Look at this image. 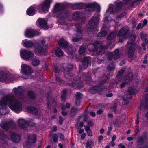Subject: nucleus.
I'll use <instances>...</instances> for the list:
<instances>
[{
    "mask_svg": "<svg viewBox=\"0 0 148 148\" xmlns=\"http://www.w3.org/2000/svg\"><path fill=\"white\" fill-rule=\"evenodd\" d=\"M23 99L22 97L14 98L12 93L4 95L0 100V116L9 112V110L7 104L11 110L16 113L21 111L23 108L21 101Z\"/></svg>",
    "mask_w": 148,
    "mask_h": 148,
    "instance_id": "f257e3e1",
    "label": "nucleus"
},
{
    "mask_svg": "<svg viewBox=\"0 0 148 148\" xmlns=\"http://www.w3.org/2000/svg\"><path fill=\"white\" fill-rule=\"evenodd\" d=\"M18 78V75L11 73L7 71L0 72V80L5 83H9L16 80ZM1 86L0 85V88Z\"/></svg>",
    "mask_w": 148,
    "mask_h": 148,
    "instance_id": "f03ea898",
    "label": "nucleus"
},
{
    "mask_svg": "<svg viewBox=\"0 0 148 148\" xmlns=\"http://www.w3.org/2000/svg\"><path fill=\"white\" fill-rule=\"evenodd\" d=\"M47 44L45 39L36 43L34 45L36 54L45 55L47 52Z\"/></svg>",
    "mask_w": 148,
    "mask_h": 148,
    "instance_id": "7ed1b4c3",
    "label": "nucleus"
},
{
    "mask_svg": "<svg viewBox=\"0 0 148 148\" xmlns=\"http://www.w3.org/2000/svg\"><path fill=\"white\" fill-rule=\"evenodd\" d=\"M114 4L115 5L114 9L113 4H110L109 5L108 8L106 11V14L110 15L119 11L121 9L123 3L121 1H116Z\"/></svg>",
    "mask_w": 148,
    "mask_h": 148,
    "instance_id": "20e7f679",
    "label": "nucleus"
},
{
    "mask_svg": "<svg viewBox=\"0 0 148 148\" xmlns=\"http://www.w3.org/2000/svg\"><path fill=\"white\" fill-rule=\"evenodd\" d=\"M95 11L97 13L101 11V9L99 5L96 3H93L88 4L86 8L84 14L87 16H89L92 12Z\"/></svg>",
    "mask_w": 148,
    "mask_h": 148,
    "instance_id": "39448f33",
    "label": "nucleus"
},
{
    "mask_svg": "<svg viewBox=\"0 0 148 148\" xmlns=\"http://www.w3.org/2000/svg\"><path fill=\"white\" fill-rule=\"evenodd\" d=\"M130 37V40L126 45L129 49L128 56L129 58H131L133 56L136 46V45L133 43L135 40V35H132Z\"/></svg>",
    "mask_w": 148,
    "mask_h": 148,
    "instance_id": "423d86ee",
    "label": "nucleus"
},
{
    "mask_svg": "<svg viewBox=\"0 0 148 148\" xmlns=\"http://www.w3.org/2000/svg\"><path fill=\"white\" fill-rule=\"evenodd\" d=\"M99 21V18L98 17L91 18L89 22V27L87 28L88 31L90 32L97 31V28L98 26Z\"/></svg>",
    "mask_w": 148,
    "mask_h": 148,
    "instance_id": "0eeeda50",
    "label": "nucleus"
},
{
    "mask_svg": "<svg viewBox=\"0 0 148 148\" xmlns=\"http://www.w3.org/2000/svg\"><path fill=\"white\" fill-rule=\"evenodd\" d=\"M52 1V0H45L41 4L39 5L38 12L44 13L47 12Z\"/></svg>",
    "mask_w": 148,
    "mask_h": 148,
    "instance_id": "6e6552de",
    "label": "nucleus"
},
{
    "mask_svg": "<svg viewBox=\"0 0 148 148\" xmlns=\"http://www.w3.org/2000/svg\"><path fill=\"white\" fill-rule=\"evenodd\" d=\"M128 29L127 27H125L119 30L118 34V36L119 38V42H122L127 38Z\"/></svg>",
    "mask_w": 148,
    "mask_h": 148,
    "instance_id": "1a4fd4ad",
    "label": "nucleus"
},
{
    "mask_svg": "<svg viewBox=\"0 0 148 148\" xmlns=\"http://www.w3.org/2000/svg\"><path fill=\"white\" fill-rule=\"evenodd\" d=\"M20 54L22 58L27 61L31 60L32 58L35 57V56L31 51L21 49Z\"/></svg>",
    "mask_w": 148,
    "mask_h": 148,
    "instance_id": "9d476101",
    "label": "nucleus"
},
{
    "mask_svg": "<svg viewBox=\"0 0 148 148\" xmlns=\"http://www.w3.org/2000/svg\"><path fill=\"white\" fill-rule=\"evenodd\" d=\"M59 46L64 49L68 54L72 53V49L68 46L67 42L64 40L63 38H61L58 42Z\"/></svg>",
    "mask_w": 148,
    "mask_h": 148,
    "instance_id": "9b49d317",
    "label": "nucleus"
},
{
    "mask_svg": "<svg viewBox=\"0 0 148 148\" xmlns=\"http://www.w3.org/2000/svg\"><path fill=\"white\" fill-rule=\"evenodd\" d=\"M1 127L3 129L8 130L14 128L16 124L13 121H10L2 122L0 124Z\"/></svg>",
    "mask_w": 148,
    "mask_h": 148,
    "instance_id": "f8f14e48",
    "label": "nucleus"
},
{
    "mask_svg": "<svg viewBox=\"0 0 148 148\" xmlns=\"http://www.w3.org/2000/svg\"><path fill=\"white\" fill-rule=\"evenodd\" d=\"M21 71L24 75H30L32 73V70L28 65L25 64H22Z\"/></svg>",
    "mask_w": 148,
    "mask_h": 148,
    "instance_id": "ddd939ff",
    "label": "nucleus"
},
{
    "mask_svg": "<svg viewBox=\"0 0 148 148\" xmlns=\"http://www.w3.org/2000/svg\"><path fill=\"white\" fill-rule=\"evenodd\" d=\"M25 36L28 38L33 37L35 36H37L40 34V33L36 31L31 29H27L24 33Z\"/></svg>",
    "mask_w": 148,
    "mask_h": 148,
    "instance_id": "4468645a",
    "label": "nucleus"
},
{
    "mask_svg": "<svg viewBox=\"0 0 148 148\" xmlns=\"http://www.w3.org/2000/svg\"><path fill=\"white\" fill-rule=\"evenodd\" d=\"M24 91V89L21 87H18L17 88H14L12 90V92L15 95L20 96L21 97H15L14 96V98H17L19 97H22L23 98L22 100L21 101V104L22 105V102L24 99V97H23V94ZM12 94H13L12 93ZM13 96L14 95L13 94Z\"/></svg>",
    "mask_w": 148,
    "mask_h": 148,
    "instance_id": "2eb2a0df",
    "label": "nucleus"
},
{
    "mask_svg": "<svg viewBox=\"0 0 148 148\" xmlns=\"http://www.w3.org/2000/svg\"><path fill=\"white\" fill-rule=\"evenodd\" d=\"M36 24L40 28H42L45 30L48 29L47 22L44 18H39L36 22Z\"/></svg>",
    "mask_w": 148,
    "mask_h": 148,
    "instance_id": "dca6fc26",
    "label": "nucleus"
},
{
    "mask_svg": "<svg viewBox=\"0 0 148 148\" xmlns=\"http://www.w3.org/2000/svg\"><path fill=\"white\" fill-rule=\"evenodd\" d=\"M71 85L72 86L75 88H79L83 86L84 85L81 80L78 78L74 79Z\"/></svg>",
    "mask_w": 148,
    "mask_h": 148,
    "instance_id": "f3484780",
    "label": "nucleus"
},
{
    "mask_svg": "<svg viewBox=\"0 0 148 148\" xmlns=\"http://www.w3.org/2000/svg\"><path fill=\"white\" fill-rule=\"evenodd\" d=\"M102 43L101 42L96 41L94 45H91L89 46V50L90 51H95L97 49L101 47Z\"/></svg>",
    "mask_w": 148,
    "mask_h": 148,
    "instance_id": "a211bd4d",
    "label": "nucleus"
},
{
    "mask_svg": "<svg viewBox=\"0 0 148 148\" xmlns=\"http://www.w3.org/2000/svg\"><path fill=\"white\" fill-rule=\"evenodd\" d=\"M128 92L130 94L129 97H127L125 96H124L123 97V100L124 101V104H127L129 102V101L131 99V96L130 95L135 94L136 93L135 90H134V89L133 88H130L128 90Z\"/></svg>",
    "mask_w": 148,
    "mask_h": 148,
    "instance_id": "6ab92c4d",
    "label": "nucleus"
},
{
    "mask_svg": "<svg viewBox=\"0 0 148 148\" xmlns=\"http://www.w3.org/2000/svg\"><path fill=\"white\" fill-rule=\"evenodd\" d=\"M133 77V74L132 73H129L124 78L125 82L122 83L120 85L121 88H123L126 84L130 83Z\"/></svg>",
    "mask_w": 148,
    "mask_h": 148,
    "instance_id": "aec40b11",
    "label": "nucleus"
},
{
    "mask_svg": "<svg viewBox=\"0 0 148 148\" xmlns=\"http://www.w3.org/2000/svg\"><path fill=\"white\" fill-rule=\"evenodd\" d=\"M76 27L78 29V31L76 35L77 38H72V41L73 42H76L78 41L82 38V33L80 29L81 26H80L78 27L77 25Z\"/></svg>",
    "mask_w": 148,
    "mask_h": 148,
    "instance_id": "412c9836",
    "label": "nucleus"
},
{
    "mask_svg": "<svg viewBox=\"0 0 148 148\" xmlns=\"http://www.w3.org/2000/svg\"><path fill=\"white\" fill-rule=\"evenodd\" d=\"M64 70V76L65 77H68L69 74V72L72 68V64H64L63 66Z\"/></svg>",
    "mask_w": 148,
    "mask_h": 148,
    "instance_id": "4be33fe9",
    "label": "nucleus"
},
{
    "mask_svg": "<svg viewBox=\"0 0 148 148\" xmlns=\"http://www.w3.org/2000/svg\"><path fill=\"white\" fill-rule=\"evenodd\" d=\"M10 138L14 143H18L20 140L19 136L17 134L13 132L10 133Z\"/></svg>",
    "mask_w": 148,
    "mask_h": 148,
    "instance_id": "5701e85b",
    "label": "nucleus"
},
{
    "mask_svg": "<svg viewBox=\"0 0 148 148\" xmlns=\"http://www.w3.org/2000/svg\"><path fill=\"white\" fill-rule=\"evenodd\" d=\"M101 85V83L100 82L99 85L92 87L90 90V92L91 93H95L101 91L102 90Z\"/></svg>",
    "mask_w": 148,
    "mask_h": 148,
    "instance_id": "b1692460",
    "label": "nucleus"
},
{
    "mask_svg": "<svg viewBox=\"0 0 148 148\" xmlns=\"http://www.w3.org/2000/svg\"><path fill=\"white\" fill-rule=\"evenodd\" d=\"M22 44L24 47L27 48H30L33 46L34 44L32 41L25 39L22 41Z\"/></svg>",
    "mask_w": 148,
    "mask_h": 148,
    "instance_id": "393cba45",
    "label": "nucleus"
},
{
    "mask_svg": "<svg viewBox=\"0 0 148 148\" xmlns=\"http://www.w3.org/2000/svg\"><path fill=\"white\" fill-rule=\"evenodd\" d=\"M36 140V136L33 134L29 136L28 138V141L27 142V144L29 145L35 143Z\"/></svg>",
    "mask_w": 148,
    "mask_h": 148,
    "instance_id": "a878e982",
    "label": "nucleus"
},
{
    "mask_svg": "<svg viewBox=\"0 0 148 148\" xmlns=\"http://www.w3.org/2000/svg\"><path fill=\"white\" fill-rule=\"evenodd\" d=\"M0 129V148H3V145L5 144L4 139L6 138L7 136L2 133Z\"/></svg>",
    "mask_w": 148,
    "mask_h": 148,
    "instance_id": "bb28decb",
    "label": "nucleus"
},
{
    "mask_svg": "<svg viewBox=\"0 0 148 148\" xmlns=\"http://www.w3.org/2000/svg\"><path fill=\"white\" fill-rule=\"evenodd\" d=\"M36 12V8L34 5H32L26 11V14L29 16H32Z\"/></svg>",
    "mask_w": 148,
    "mask_h": 148,
    "instance_id": "cd10ccee",
    "label": "nucleus"
},
{
    "mask_svg": "<svg viewBox=\"0 0 148 148\" xmlns=\"http://www.w3.org/2000/svg\"><path fill=\"white\" fill-rule=\"evenodd\" d=\"M82 97V95L79 92H77L75 94V103L77 106L80 103V99Z\"/></svg>",
    "mask_w": 148,
    "mask_h": 148,
    "instance_id": "c85d7f7f",
    "label": "nucleus"
},
{
    "mask_svg": "<svg viewBox=\"0 0 148 148\" xmlns=\"http://www.w3.org/2000/svg\"><path fill=\"white\" fill-rule=\"evenodd\" d=\"M62 10V6L60 3H58L55 5L53 9L54 13L60 12Z\"/></svg>",
    "mask_w": 148,
    "mask_h": 148,
    "instance_id": "c756f323",
    "label": "nucleus"
},
{
    "mask_svg": "<svg viewBox=\"0 0 148 148\" xmlns=\"http://www.w3.org/2000/svg\"><path fill=\"white\" fill-rule=\"evenodd\" d=\"M18 123L19 126L22 128H24L27 125L26 121L22 118L19 119Z\"/></svg>",
    "mask_w": 148,
    "mask_h": 148,
    "instance_id": "7c9ffc66",
    "label": "nucleus"
},
{
    "mask_svg": "<svg viewBox=\"0 0 148 148\" xmlns=\"http://www.w3.org/2000/svg\"><path fill=\"white\" fill-rule=\"evenodd\" d=\"M31 60L32 61L31 64L34 66H37L40 63V60L36 56L32 58Z\"/></svg>",
    "mask_w": 148,
    "mask_h": 148,
    "instance_id": "2f4dec72",
    "label": "nucleus"
},
{
    "mask_svg": "<svg viewBox=\"0 0 148 148\" xmlns=\"http://www.w3.org/2000/svg\"><path fill=\"white\" fill-rule=\"evenodd\" d=\"M58 22L61 25L65 24L64 23L65 19L64 17L63 16V14L62 13H60V14L58 16Z\"/></svg>",
    "mask_w": 148,
    "mask_h": 148,
    "instance_id": "473e14b6",
    "label": "nucleus"
},
{
    "mask_svg": "<svg viewBox=\"0 0 148 148\" xmlns=\"http://www.w3.org/2000/svg\"><path fill=\"white\" fill-rule=\"evenodd\" d=\"M83 66L84 69H86L88 67V58L86 57L84 58L82 62Z\"/></svg>",
    "mask_w": 148,
    "mask_h": 148,
    "instance_id": "72a5a7b5",
    "label": "nucleus"
},
{
    "mask_svg": "<svg viewBox=\"0 0 148 148\" xmlns=\"http://www.w3.org/2000/svg\"><path fill=\"white\" fill-rule=\"evenodd\" d=\"M27 109L28 112L32 114H36L37 112V110L34 107L32 106H28Z\"/></svg>",
    "mask_w": 148,
    "mask_h": 148,
    "instance_id": "f704fd0d",
    "label": "nucleus"
},
{
    "mask_svg": "<svg viewBox=\"0 0 148 148\" xmlns=\"http://www.w3.org/2000/svg\"><path fill=\"white\" fill-rule=\"evenodd\" d=\"M82 14L79 13L77 12H74L73 14V18L74 20H76L79 18H82Z\"/></svg>",
    "mask_w": 148,
    "mask_h": 148,
    "instance_id": "c9c22d12",
    "label": "nucleus"
},
{
    "mask_svg": "<svg viewBox=\"0 0 148 148\" xmlns=\"http://www.w3.org/2000/svg\"><path fill=\"white\" fill-rule=\"evenodd\" d=\"M55 52L56 55L59 57L62 56L64 55L63 51L59 48H57L55 49Z\"/></svg>",
    "mask_w": 148,
    "mask_h": 148,
    "instance_id": "e433bc0d",
    "label": "nucleus"
},
{
    "mask_svg": "<svg viewBox=\"0 0 148 148\" xmlns=\"http://www.w3.org/2000/svg\"><path fill=\"white\" fill-rule=\"evenodd\" d=\"M82 116H79L77 119V123L75 125V128L77 129L81 128L83 126V123L82 122H81L79 123L80 119L81 118Z\"/></svg>",
    "mask_w": 148,
    "mask_h": 148,
    "instance_id": "4c0bfd02",
    "label": "nucleus"
},
{
    "mask_svg": "<svg viewBox=\"0 0 148 148\" xmlns=\"http://www.w3.org/2000/svg\"><path fill=\"white\" fill-rule=\"evenodd\" d=\"M77 111L78 108H77L73 107L72 108L70 114V116H72L75 115Z\"/></svg>",
    "mask_w": 148,
    "mask_h": 148,
    "instance_id": "58836bf2",
    "label": "nucleus"
},
{
    "mask_svg": "<svg viewBox=\"0 0 148 148\" xmlns=\"http://www.w3.org/2000/svg\"><path fill=\"white\" fill-rule=\"evenodd\" d=\"M67 93V90L64 89L63 90L61 96V99L62 101L65 100L66 99V95Z\"/></svg>",
    "mask_w": 148,
    "mask_h": 148,
    "instance_id": "ea45409f",
    "label": "nucleus"
},
{
    "mask_svg": "<svg viewBox=\"0 0 148 148\" xmlns=\"http://www.w3.org/2000/svg\"><path fill=\"white\" fill-rule=\"evenodd\" d=\"M116 34L117 33L116 32L111 33L108 36V39L109 40H112L116 36Z\"/></svg>",
    "mask_w": 148,
    "mask_h": 148,
    "instance_id": "a19ab883",
    "label": "nucleus"
},
{
    "mask_svg": "<svg viewBox=\"0 0 148 148\" xmlns=\"http://www.w3.org/2000/svg\"><path fill=\"white\" fill-rule=\"evenodd\" d=\"M107 69L109 71H112L114 69L115 66L113 63H111L107 66Z\"/></svg>",
    "mask_w": 148,
    "mask_h": 148,
    "instance_id": "79ce46f5",
    "label": "nucleus"
},
{
    "mask_svg": "<svg viewBox=\"0 0 148 148\" xmlns=\"http://www.w3.org/2000/svg\"><path fill=\"white\" fill-rule=\"evenodd\" d=\"M86 49V46L85 45H83L81 46L79 49V53L82 54L84 53Z\"/></svg>",
    "mask_w": 148,
    "mask_h": 148,
    "instance_id": "37998d69",
    "label": "nucleus"
},
{
    "mask_svg": "<svg viewBox=\"0 0 148 148\" xmlns=\"http://www.w3.org/2000/svg\"><path fill=\"white\" fill-rule=\"evenodd\" d=\"M126 14V13L125 12H124L122 13L121 14L119 15L116 18V20L115 21V23L117 21V20H120L122 18H124Z\"/></svg>",
    "mask_w": 148,
    "mask_h": 148,
    "instance_id": "c03bdc74",
    "label": "nucleus"
},
{
    "mask_svg": "<svg viewBox=\"0 0 148 148\" xmlns=\"http://www.w3.org/2000/svg\"><path fill=\"white\" fill-rule=\"evenodd\" d=\"M28 95L30 99H33L35 98V95L32 91H29L28 93Z\"/></svg>",
    "mask_w": 148,
    "mask_h": 148,
    "instance_id": "a18cd8bd",
    "label": "nucleus"
},
{
    "mask_svg": "<svg viewBox=\"0 0 148 148\" xmlns=\"http://www.w3.org/2000/svg\"><path fill=\"white\" fill-rule=\"evenodd\" d=\"M114 53V60H116L120 57V54L119 53V50L117 49H116L115 50Z\"/></svg>",
    "mask_w": 148,
    "mask_h": 148,
    "instance_id": "49530a36",
    "label": "nucleus"
},
{
    "mask_svg": "<svg viewBox=\"0 0 148 148\" xmlns=\"http://www.w3.org/2000/svg\"><path fill=\"white\" fill-rule=\"evenodd\" d=\"M94 142L93 140H89L86 143V147H88L90 146L93 145Z\"/></svg>",
    "mask_w": 148,
    "mask_h": 148,
    "instance_id": "de8ad7c7",
    "label": "nucleus"
},
{
    "mask_svg": "<svg viewBox=\"0 0 148 148\" xmlns=\"http://www.w3.org/2000/svg\"><path fill=\"white\" fill-rule=\"evenodd\" d=\"M85 130L87 132L88 134V136H91L92 133L90 130V127L86 126L85 127Z\"/></svg>",
    "mask_w": 148,
    "mask_h": 148,
    "instance_id": "09e8293b",
    "label": "nucleus"
},
{
    "mask_svg": "<svg viewBox=\"0 0 148 148\" xmlns=\"http://www.w3.org/2000/svg\"><path fill=\"white\" fill-rule=\"evenodd\" d=\"M125 69L124 68H123L121 69L118 73L117 77H119V76L122 75L125 71Z\"/></svg>",
    "mask_w": 148,
    "mask_h": 148,
    "instance_id": "8fccbe9b",
    "label": "nucleus"
},
{
    "mask_svg": "<svg viewBox=\"0 0 148 148\" xmlns=\"http://www.w3.org/2000/svg\"><path fill=\"white\" fill-rule=\"evenodd\" d=\"M125 69L124 68H123L121 69L118 73L117 77H119V76L122 75L125 71Z\"/></svg>",
    "mask_w": 148,
    "mask_h": 148,
    "instance_id": "3c124183",
    "label": "nucleus"
},
{
    "mask_svg": "<svg viewBox=\"0 0 148 148\" xmlns=\"http://www.w3.org/2000/svg\"><path fill=\"white\" fill-rule=\"evenodd\" d=\"M148 43V40H146L144 42H143L142 44V46L143 47V50L145 51L146 49V47H145L146 45Z\"/></svg>",
    "mask_w": 148,
    "mask_h": 148,
    "instance_id": "603ef678",
    "label": "nucleus"
},
{
    "mask_svg": "<svg viewBox=\"0 0 148 148\" xmlns=\"http://www.w3.org/2000/svg\"><path fill=\"white\" fill-rule=\"evenodd\" d=\"M62 108L63 110L62 113V114L63 116L66 115H67V113L64 111V110H65V108L64 106H62Z\"/></svg>",
    "mask_w": 148,
    "mask_h": 148,
    "instance_id": "864d4df0",
    "label": "nucleus"
},
{
    "mask_svg": "<svg viewBox=\"0 0 148 148\" xmlns=\"http://www.w3.org/2000/svg\"><path fill=\"white\" fill-rule=\"evenodd\" d=\"M113 56V53L111 52L109 53L108 55V60H110L112 58Z\"/></svg>",
    "mask_w": 148,
    "mask_h": 148,
    "instance_id": "5fc2aeb1",
    "label": "nucleus"
},
{
    "mask_svg": "<svg viewBox=\"0 0 148 148\" xmlns=\"http://www.w3.org/2000/svg\"><path fill=\"white\" fill-rule=\"evenodd\" d=\"M53 141L55 142H56L58 140V136L56 134H55L53 137Z\"/></svg>",
    "mask_w": 148,
    "mask_h": 148,
    "instance_id": "6e6d98bb",
    "label": "nucleus"
},
{
    "mask_svg": "<svg viewBox=\"0 0 148 148\" xmlns=\"http://www.w3.org/2000/svg\"><path fill=\"white\" fill-rule=\"evenodd\" d=\"M56 81L60 83H64V81L62 80L59 77H56Z\"/></svg>",
    "mask_w": 148,
    "mask_h": 148,
    "instance_id": "4d7b16f0",
    "label": "nucleus"
},
{
    "mask_svg": "<svg viewBox=\"0 0 148 148\" xmlns=\"http://www.w3.org/2000/svg\"><path fill=\"white\" fill-rule=\"evenodd\" d=\"M148 63V54L146 55L145 57L144 60V63Z\"/></svg>",
    "mask_w": 148,
    "mask_h": 148,
    "instance_id": "13d9d810",
    "label": "nucleus"
},
{
    "mask_svg": "<svg viewBox=\"0 0 148 148\" xmlns=\"http://www.w3.org/2000/svg\"><path fill=\"white\" fill-rule=\"evenodd\" d=\"M58 136L59 137V138H60V139L61 140H63V141H64L65 140V139H64V135L63 134H58Z\"/></svg>",
    "mask_w": 148,
    "mask_h": 148,
    "instance_id": "bf43d9fd",
    "label": "nucleus"
},
{
    "mask_svg": "<svg viewBox=\"0 0 148 148\" xmlns=\"http://www.w3.org/2000/svg\"><path fill=\"white\" fill-rule=\"evenodd\" d=\"M104 20L105 21H106L107 22H109L110 21H112V20L110 18V17L105 16L104 18Z\"/></svg>",
    "mask_w": 148,
    "mask_h": 148,
    "instance_id": "052dcab7",
    "label": "nucleus"
},
{
    "mask_svg": "<svg viewBox=\"0 0 148 148\" xmlns=\"http://www.w3.org/2000/svg\"><path fill=\"white\" fill-rule=\"evenodd\" d=\"M116 104H115L113 106L111 107V110L114 112H116Z\"/></svg>",
    "mask_w": 148,
    "mask_h": 148,
    "instance_id": "680f3d73",
    "label": "nucleus"
},
{
    "mask_svg": "<svg viewBox=\"0 0 148 148\" xmlns=\"http://www.w3.org/2000/svg\"><path fill=\"white\" fill-rule=\"evenodd\" d=\"M143 27H144V25H143V24H142L141 23H139L138 25L136 28H137V29H140V28H143Z\"/></svg>",
    "mask_w": 148,
    "mask_h": 148,
    "instance_id": "e2e57ef3",
    "label": "nucleus"
},
{
    "mask_svg": "<svg viewBox=\"0 0 148 148\" xmlns=\"http://www.w3.org/2000/svg\"><path fill=\"white\" fill-rule=\"evenodd\" d=\"M70 106L71 105L70 103H67L66 104V106H64L65 108L66 109V108H69L70 107Z\"/></svg>",
    "mask_w": 148,
    "mask_h": 148,
    "instance_id": "0e129e2a",
    "label": "nucleus"
},
{
    "mask_svg": "<svg viewBox=\"0 0 148 148\" xmlns=\"http://www.w3.org/2000/svg\"><path fill=\"white\" fill-rule=\"evenodd\" d=\"M139 122V114L138 113L137 115V118L136 119L135 123L136 124H138Z\"/></svg>",
    "mask_w": 148,
    "mask_h": 148,
    "instance_id": "69168bd1",
    "label": "nucleus"
},
{
    "mask_svg": "<svg viewBox=\"0 0 148 148\" xmlns=\"http://www.w3.org/2000/svg\"><path fill=\"white\" fill-rule=\"evenodd\" d=\"M109 145L112 147H114L115 145V143L114 141H111L109 143Z\"/></svg>",
    "mask_w": 148,
    "mask_h": 148,
    "instance_id": "338daca9",
    "label": "nucleus"
},
{
    "mask_svg": "<svg viewBox=\"0 0 148 148\" xmlns=\"http://www.w3.org/2000/svg\"><path fill=\"white\" fill-rule=\"evenodd\" d=\"M54 102H51V103H49V102H48L47 103V106L48 108H50L49 105H52L53 106H54L55 105L54 104Z\"/></svg>",
    "mask_w": 148,
    "mask_h": 148,
    "instance_id": "774afa93",
    "label": "nucleus"
}]
</instances>
